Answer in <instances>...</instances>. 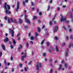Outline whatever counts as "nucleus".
<instances>
[{
    "mask_svg": "<svg viewBox=\"0 0 73 73\" xmlns=\"http://www.w3.org/2000/svg\"><path fill=\"white\" fill-rule=\"evenodd\" d=\"M4 8L5 9V13H6V15H7V13L9 14V15H10L11 11H8L7 8L8 10H10L11 9V7H10V6L9 5H7V3L6 2H5L4 4Z\"/></svg>",
    "mask_w": 73,
    "mask_h": 73,
    "instance_id": "nucleus-1",
    "label": "nucleus"
},
{
    "mask_svg": "<svg viewBox=\"0 0 73 73\" xmlns=\"http://www.w3.org/2000/svg\"><path fill=\"white\" fill-rule=\"evenodd\" d=\"M42 66L41 64L40 63H38L36 64V69L37 70H39V68H41Z\"/></svg>",
    "mask_w": 73,
    "mask_h": 73,
    "instance_id": "nucleus-2",
    "label": "nucleus"
},
{
    "mask_svg": "<svg viewBox=\"0 0 73 73\" xmlns=\"http://www.w3.org/2000/svg\"><path fill=\"white\" fill-rule=\"evenodd\" d=\"M10 33H11V36L13 37L14 36V31L13 30H12L11 29H10L9 30Z\"/></svg>",
    "mask_w": 73,
    "mask_h": 73,
    "instance_id": "nucleus-3",
    "label": "nucleus"
},
{
    "mask_svg": "<svg viewBox=\"0 0 73 73\" xmlns=\"http://www.w3.org/2000/svg\"><path fill=\"white\" fill-rule=\"evenodd\" d=\"M61 18L60 19V21H65L66 20V17H65L64 18H63V16L62 15H61Z\"/></svg>",
    "mask_w": 73,
    "mask_h": 73,
    "instance_id": "nucleus-4",
    "label": "nucleus"
},
{
    "mask_svg": "<svg viewBox=\"0 0 73 73\" xmlns=\"http://www.w3.org/2000/svg\"><path fill=\"white\" fill-rule=\"evenodd\" d=\"M17 8H15L16 11H18V10L19 9V2H17Z\"/></svg>",
    "mask_w": 73,
    "mask_h": 73,
    "instance_id": "nucleus-5",
    "label": "nucleus"
},
{
    "mask_svg": "<svg viewBox=\"0 0 73 73\" xmlns=\"http://www.w3.org/2000/svg\"><path fill=\"white\" fill-rule=\"evenodd\" d=\"M27 17L28 16L25 15V20H26V23H29V24H30V21H29V19L27 20Z\"/></svg>",
    "mask_w": 73,
    "mask_h": 73,
    "instance_id": "nucleus-6",
    "label": "nucleus"
},
{
    "mask_svg": "<svg viewBox=\"0 0 73 73\" xmlns=\"http://www.w3.org/2000/svg\"><path fill=\"white\" fill-rule=\"evenodd\" d=\"M13 19H12V18H11L9 20V19L8 20V22L9 23H13Z\"/></svg>",
    "mask_w": 73,
    "mask_h": 73,
    "instance_id": "nucleus-7",
    "label": "nucleus"
},
{
    "mask_svg": "<svg viewBox=\"0 0 73 73\" xmlns=\"http://www.w3.org/2000/svg\"><path fill=\"white\" fill-rule=\"evenodd\" d=\"M27 57V53L24 54V56H22L21 58L22 61L24 60V58Z\"/></svg>",
    "mask_w": 73,
    "mask_h": 73,
    "instance_id": "nucleus-8",
    "label": "nucleus"
},
{
    "mask_svg": "<svg viewBox=\"0 0 73 73\" xmlns=\"http://www.w3.org/2000/svg\"><path fill=\"white\" fill-rule=\"evenodd\" d=\"M57 30H58V27L56 26L53 30V32H57Z\"/></svg>",
    "mask_w": 73,
    "mask_h": 73,
    "instance_id": "nucleus-9",
    "label": "nucleus"
},
{
    "mask_svg": "<svg viewBox=\"0 0 73 73\" xmlns=\"http://www.w3.org/2000/svg\"><path fill=\"white\" fill-rule=\"evenodd\" d=\"M9 40L8 39V38L7 37H6V38H5L4 40V42H8V41Z\"/></svg>",
    "mask_w": 73,
    "mask_h": 73,
    "instance_id": "nucleus-10",
    "label": "nucleus"
},
{
    "mask_svg": "<svg viewBox=\"0 0 73 73\" xmlns=\"http://www.w3.org/2000/svg\"><path fill=\"white\" fill-rule=\"evenodd\" d=\"M73 8L72 9V12L71 13V15H70V18H71V19H72V18H73V17L72 16V14H73Z\"/></svg>",
    "mask_w": 73,
    "mask_h": 73,
    "instance_id": "nucleus-11",
    "label": "nucleus"
},
{
    "mask_svg": "<svg viewBox=\"0 0 73 73\" xmlns=\"http://www.w3.org/2000/svg\"><path fill=\"white\" fill-rule=\"evenodd\" d=\"M1 46L3 48V50H5V46L3 44L1 45Z\"/></svg>",
    "mask_w": 73,
    "mask_h": 73,
    "instance_id": "nucleus-12",
    "label": "nucleus"
},
{
    "mask_svg": "<svg viewBox=\"0 0 73 73\" xmlns=\"http://www.w3.org/2000/svg\"><path fill=\"white\" fill-rule=\"evenodd\" d=\"M19 47L18 48V50H20V49H22V46L21 44H20L19 45Z\"/></svg>",
    "mask_w": 73,
    "mask_h": 73,
    "instance_id": "nucleus-13",
    "label": "nucleus"
},
{
    "mask_svg": "<svg viewBox=\"0 0 73 73\" xmlns=\"http://www.w3.org/2000/svg\"><path fill=\"white\" fill-rule=\"evenodd\" d=\"M72 46H73V43H70L68 46L69 48H70Z\"/></svg>",
    "mask_w": 73,
    "mask_h": 73,
    "instance_id": "nucleus-14",
    "label": "nucleus"
},
{
    "mask_svg": "<svg viewBox=\"0 0 73 73\" xmlns=\"http://www.w3.org/2000/svg\"><path fill=\"white\" fill-rule=\"evenodd\" d=\"M26 46L27 48H28L29 47V43L27 42L26 44Z\"/></svg>",
    "mask_w": 73,
    "mask_h": 73,
    "instance_id": "nucleus-15",
    "label": "nucleus"
},
{
    "mask_svg": "<svg viewBox=\"0 0 73 73\" xmlns=\"http://www.w3.org/2000/svg\"><path fill=\"white\" fill-rule=\"evenodd\" d=\"M56 52H58V46H56Z\"/></svg>",
    "mask_w": 73,
    "mask_h": 73,
    "instance_id": "nucleus-16",
    "label": "nucleus"
},
{
    "mask_svg": "<svg viewBox=\"0 0 73 73\" xmlns=\"http://www.w3.org/2000/svg\"><path fill=\"white\" fill-rule=\"evenodd\" d=\"M68 50L69 49H67V51L66 52L65 56H67L68 55Z\"/></svg>",
    "mask_w": 73,
    "mask_h": 73,
    "instance_id": "nucleus-17",
    "label": "nucleus"
},
{
    "mask_svg": "<svg viewBox=\"0 0 73 73\" xmlns=\"http://www.w3.org/2000/svg\"><path fill=\"white\" fill-rule=\"evenodd\" d=\"M72 28L69 29L68 31L70 33L72 32Z\"/></svg>",
    "mask_w": 73,
    "mask_h": 73,
    "instance_id": "nucleus-18",
    "label": "nucleus"
},
{
    "mask_svg": "<svg viewBox=\"0 0 73 73\" xmlns=\"http://www.w3.org/2000/svg\"><path fill=\"white\" fill-rule=\"evenodd\" d=\"M37 31L38 32H40V31H41V29H40V27H38Z\"/></svg>",
    "mask_w": 73,
    "mask_h": 73,
    "instance_id": "nucleus-19",
    "label": "nucleus"
},
{
    "mask_svg": "<svg viewBox=\"0 0 73 73\" xmlns=\"http://www.w3.org/2000/svg\"><path fill=\"white\" fill-rule=\"evenodd\" d=\"M62 46H65V43L63 42L62 43L61 45Z\"/></svg>",
    "mask_w": 73,
    "mask_h": 73,
    "instance_id": "nucleus-20",
    "label": "nucleus"
},
{
    "mask_svg": "<svg viewBox=\"0 0 73 73\" xmlns=\"http://www.w3.org/2000/svg\"><path fill=\"white\" fill-rule=\"evenodd\" d=\"M13 43L14 45H15L16 44V42L14 39L13 40Z\"/></svg>",
    "mask_w": 73,
    "mask_h": 73,
    "instance_id": "nucleus-21",
    "label": "nucleus"
},
{
    "mask_svg": "<svg viewBox=\"0 0 73 73\" xmlns=\"http://www.w3.org/2000/svg\"><path fill=\"white\" fill-rule=\"evenodd\" d=\"M50 73H53V69H51L49 71Z\"/></svg>",
    "mask_w": 73,
    "mask_h": 73,
    "instance_id": "nucleus-22",
    "label": "nucleus"
},
{
    "mask_svg": "<svg viewBox=\"0 0 73 73\" xmlns=\"http://www.w3.org/2000/svg\"><path fill=\"white\" fill-rule=\"evenodd\" d=\"M37 19V17L36 16H34L33 20H35V19Z\"/></svg>",
    "mask_w": 73,
    "mask_h": 73,
    "instance_id": "nucleus-23",
    "label": "nucleus"
},
{
    "mask_svg": "<svg viewBox=\"0 0 73 73\" xmlns=\"http://www.w3.org/2000/svg\"><path fill=\"white\" fill-rule=\"evenodd\" d=\"M44 41H45V40L44 39L42 40V42H41V45H42V44H44Z\"/></svg>",
    "mask_w": 73,
    "mask_h": 73,
    "instance_id": "nucleus-24",
    "label": "nucleus"
},
{
    "mask_svg": "<svg viewBox=\"0 0 73 73\" xmlns=\"http://www.w3.org/2000/svg\"><path fill=\"white\" fill-rule=\"evenodd\" d=\"M22 22H23V21L21 19H19V23H22Z\"/></svg>",
    "mask_w": 73,
    "mask_h": 73,
    "instance_id": "nucleus-25",
    "label": "nucleus"
},
{
    "mask_svg": "<svg viewBox=\"0 0 73 73\" xmlns=\"http://www.w3.org/2000/svg\"><path fill=\"white\" fill-rule=\"evenodd\" d=\"M62 28H64V30H65V31H66V27H65V26H63L62 27Z\"/></svg>",
    "mask_w": 73,
    "mask_h": 73,
    "instance_id": "nucleus-26",
    "label": "nucleus"
},
{
    "mask_svg": "<svg viewBox=\"0 0 73 73\" xmlns=\"http://www.w3.org/2000/svg\"><path fill=\"white\" fill-rule=\"evenodd\" d=\"M62 65L60 64V66H59V67L58 68V69H61V68H62Z\"/></svg>",
    "mask_w": 73,
    "mask_h": 73,
    "instance_id": "nucleus-27",
    "label": "nucleus"
},
{
    "mask_svg": "<svg viewBox=\"0 0 73 73\" xmlns=\"http://www.w3.org/2000/svg\"><path fill=\"white\" fill-rule=\"evenodd\" d=\"M32 61H30L28 63V65H31V64H32Z\"/></svg>",
    "mask_w": 73,
    "mask_h": 73,
    "instance_id": "nucleus-28",
    "label": "nucleus"
},
{
    "mask_svg": "<svg viewBox=\"0 0 73 73\" xmlns=\"http://www.w3.org/2000/svg\"><path fill=\"white\" fill-rule=\"evenodd\" d=\"M64 66L66 68H67V64H66V63L64 64Z\"/></svg>",
    "mask_w": 73,
    "mask_h": 73,
    "instance_id": "nucleus-29",
    "label": "nucleus"
},
{
    "mask_svg": "<svg viewBox=\"0 0 73 73\" xmlns=\"http://www.w3.org/2000/svg\"><path fill=\"white\" fill-rule=\"evenodd\" d=\"M24 27L25 29H27V28H28V25H25L24 26Z\"/></svg>",
    "mask_w": 73,
    "mask_h": 73,
    "instance_id": "nucleus-30",
    "label": "nucleus"
},
{
    "mask_svg": "<svg viewBox=\"0 0 73 73\" xmlns=\"http://www.w3.org/2000/svg\"><path fill=\"white\" fill-rule=\"evenodd\" d=\"M49 24L50 25H52V22L51 21H50Z\"/></svg>",
    "mask_w": 73,
    "mask_h": 73,
    "instance_id": "nucleus-31",
    "label": "nucleus"
},
{
    "mask_svg": "<svg viewBox=\"0 0 73 73\" xmlns=\"http://www.w3.org/2000/svg\"><path fill=\"white\" fill-rule=\"evenodd\" d=\"M4 63L5 65H7V62H6V60H4Z\"/></svg>",
    "mask_w": 73,
    "mask_h": 73,
    "instance_id": "nucleus-32",
    "label": "nucleus"
},
{
    "mask_svg": "<svg viewBox=\"0 0 73 73\" xmlns=\"http://www.w3.org/2000/svg\"><path fill=\"white\" fill-rule=\"evenodd\" d=\"M49 8H50V7L49 6H48V8H47V11H49Z\"/></svg>",
    "mask_w": 73,
    "mask_h": 73,
    "instance_id": "nucleus-33",
    "label": "nucleus"
},
{
    "mask_svg": "<svg viewBox=\"0 0 73 73\" xmlns=\"http://www.w3.org/2000/svg\"><path fill=\"white\" fill-rule=\"evenodd\" d=\"M30 43L31 44H33V41H31L30 42Z\"/></svg>",
    "mask_w": 73,
    "mask_h": 73,
    "instance_id": "nucleus-34",
    "label": "nucleus"
},
{
    "mask_svg": "<svg viewBox=\"0 0 73 73\" xmlns=\"http://www.w3.org/2000/svg\"><path fill=\"white\" fill-rule=\"evenodd\" d=\"M60 9V8L59 7H58L57 8V10L58 11H59Z\"/></svg>",
    "mask_w": 73,
    "mask_h": 73,
    "instance_id": "nucleus-35",
    "label": "nucleus"
},
{
    "mask_svg": "<svg viewBox=\"0 0 73 73\" xmlns=\"http://www.w3.org/2000/svg\"><path fill=\"white\" fill-rule=\"evenodd\" d=\"M55 39L56 40H58V38L57 36L55 37Z\"/></svg>",
    "mask_w": 73,
    "mask_h": 73,
    "instance_id": "nucleus-36",
    "label": "nucleus"
},
{
    "mask_svg": "<svg viewBox=\"0 0 73 73\" xmlns=\"http://www.w3.org/2000/svg\"><path fill=\"white\" fill-rule=\"evenodd\" d=\"M19 66L21 68H22V66H23V65L21 64H20L19 65Z\"/></svg>",
    "mask_w": 73,
    "mask_h": 73,
    "instance_id": "nucleus-37",
    "label": "nucleus"
},
{
    "mask_svg": "<svg viewBox=\"0 0 73 73\" xmlns=\"http://www.w3.org/2000/svg\"><path fill=\"white\" fill-rule=\"evenodd\" d=\"M43 55L44 57H45L46 56V54H45V53H44L43 54Z\"/></svg>",
    "mask_w": 73,
    "mask_h": 73,
    "instance_id": "nucleus-38",
    "label": "nucleus"
},
{
    "mask_svg": "<svg viewBox=\"0 0 73 73\" xmlns=\"http://www.w3.org/2000/svg\"><path fill=\"white\" fill-rule=\"evenodd\" d=\"M38 14L39 16H41V15H42V13H41V12H39Z\"/></svg>",
    "mask_w": 73,
    "mask_h": 73,
    "instance_id": "nucleus-39",
    "label": "nucleus"
},
{
    "mask_svg": "<svg viewBox=\"0 0 73 73\" xmlns=\"http://www.w3.org/2000/svg\"><path fill=\"white\" fill-rule=\"evenodd\" d=\"M24 69L25 72H27V68L26 67Z\"/></svg>",
    "mask_w": 73,
    "mask_h": 73,
    "instance_id": "nucleus-40",
    "label": "nucleus"
},
{
    "mask_svg": "<svg viewBox=\"0 0 73 73\" xmlns=\"http://www.w3.org/2000/svg\"><path fill=\"white\" fill-rule=\"evenodd\" d=\"M2 52H1V53L0 54V57H1V56H2Z\"/></svg>",
    "mask_w": 73,
    "mask_h": 73,
    "instance_id": "nucleus-41",
    "label": "nucleus"
},
{
    "mask_svg": "<svg viewBox=\"0 0 73 73\" xmlns=\"http://www.w3.org/2000/svg\"><path fill=\"white\" fill-rule=\"evenodd\" d=\"M10 59H11V61H13V57L12 56H11Z\"/></svg>",
    "mask_w": 73,
    "mask_h": 73,
    "instance_id": "nucleus-42",
    "label": "nucleus"
},
{
    "mask_svg": "<svg viewBox=\"0 0 73 73\" xmlns=\"http://www.w3.org/2000/svg\"><path fill=\"white\" fill-rule=\"evenodd\" d=\"M31 40H33V39H34V37H33V36H32L31 37Z\"/></svg>",
    "mask_w": 73,
    "mask_h": 73,
    "instance_id": "nucleus-43",
    "label": "nucleus"
},
{
    "mask_svg": "<svg viewBox=\"0 0 73 73\" xmlns=\"http://www.w3.org/2000/svg\"><path fill=\"white\" fill-rule=\"evenodd\" d=\"M38 33H35V35L36 36H38Z\"/></svg>",
    "mask_w": 73,
    "mask_h": 73,
    "instance_id": "nucleus-44",
    "label": "nucleus"
},
{
    "mask_svg": "<svg viewBox=\"0 0 73 73\" xmlns=\"http://www.w3.org/2000/svg\"><path fill=\"white\" fill-rule=\"evenodd\" d=\"M49 52H50V53H51V52H52V50H49Z\"/></svg>",
    "mask_w": 73,
    "mask_h": 73,
    "instance_id": "nucleus-45",
    "label": "nucleus"
},
{
    "mask_svg": "<svg viewBox=\"0 0 73 73\" xmlns=\"http://www.w3.org/2000/svg\"><path fill=\"white\" fill-rule=\"evenodd\" d=\"M52 0H50V4H52Z\"/></svg>",
    "mask_w": 73,
    "mask_h": 73,
    "instance_id": "nucleus-46",
    "label": "nucleus"
},
{
    "mask_svg": "<svg viewBox=\"0 0 73 73\" xmlns=\"http://www.w3.org/2000/svg\"><path fill=\"white\" fill-rule=\"evenodd\" d=\"M20 39H21V38H20V37H19L18 38V40H20Z\"/></svg>",
    "mask_w": 73,
    "mask_h": 73,
    "instance_id": "nucleus-47",
    "label": "nucleus"
},
{
    "mask_svg": "<svg viewBox=\"0 0 73 73\" xmlns=\"http://www.w3.org/2000/svg\"><path fill=\"white\" fill-rule=\"evenodd\" d=\"M29 0H25V3H28Z\"/></svg>",
    "mask_w": 73,
    "mask_h": 73,
    "instance_id": "nucleus-48",
    "label": "nucleus"
},
{
    "mask_svg": "<svg viewBox=\"0 0 73 73\" xmlns=\"http://www.w3.org/2000/svg\"><path fill=\"white\" fill-rule=\"evenodd\" d=\"M3 27V25L2 24H1V27L2 28V27Z\"/></svg>",
    "mask_w": 73,
    "mask_h": 73,
    "instance_id": "nucleus-49",
    "label": "nucleus"
},
{
    "mask_svg": "<svg viewBox=\"0 0 73 73\" xmlns=\"http://www.w3.org/2000/svg\"><path fill=\"white\" fill-rule=\"evenodd\" d=\"M8 33H6L5 34V36H8Z\"/></svg>",
    "mask_w": 73,
    "mask_h": 73,
    "instance_id": "nucleus-50",
    "label": "nucleus"
},
{
    "mask_svg": "<svg viewBox=\"0 0 73 73\" xmlns=\"http://www.w3.org/2000/svg\"><path fill=\"white\" fill-rule=\"evenodd\" d=\"M20 34H19L18 35H17V37H19V36H20Z\"/></svg>",
    "mask_w": 73,
    "mask_h": 73,
    "instance_id": "nucleus-51",
    "label": "nucleus"
},
{
    "mask_svg": "<svg viewBox=\"0 0 73 73\" xmlns=\"http://www.w3.org/2000/svg\"><path fill=\"white\" fill-rule=\"evenodd\" d=\"M10 47H11V49H13V46L12 45H11Z\"/></svg>",
    "mask_w": 73,
    "mask_h": 73,
    "instance_id": "nucleus-52",
    "label": "nucleus"
},
{
    "mask_svg": "<svg viewBox=\"0 0 73 73\" xmlns=\"http://www.w3.org/2000/svg\"><path fill=\"white\" fill-rule=\"evenodd\" d=\"M14 22L15 23H17V21L16 20H15L14 21Z\"/></svg>",
    "mask_w": 73,
    "mask_h": 73,
    "instance_id": "nucleus-53",
    "label": "nucleus"
},
{
    "mask_svg": "<svg viewBox=\"0 0 73 73\" xmlns=\"http://www.w3.org/2000/svg\"><path fill=\"white\" fill-rule=\"evenodd\" d=\"M47 46H48L49 45V42H47Z\"/></svg>",
    "mask_w": 73,
    "mask_h": 73,
    "instance_id": "nucleus-54",
    "label": "nucleus"
},
{
    "mask_svg": "<svg viewBox=\"0 0 73 73\" xmlns=\"http://www.w3.org/2000/svg\"><path fill=\"white\" fill-rule=\"evenodd\" d=\"M5 20H7V17H5Z\"/></svg>",
    "mask_w": 73,
    "mask_h": 73,
    "instance_id": "nucleus-55",
    "label": "nucleus"
},
{
    "mask_svg": "<svg viewBox=\"0 0 73 73\" xmlns=\"http://www.w3.org/2000/svg\"><path fill=\"white\" fill-rule=\"evenodd\" d=\"M66 23H69V21H66Z\"/></svg>",
    "mask_w": 73,
    "mask_h": 73,
    "instance_id": "nucleus-56",
    "label": "nucleus"
},
{
    "mask_svg": "<svg viewBox=\"0 0 73 73\" xmlns=\"http://www.w3.org/2000/svg\"><path fill=\"white\" fill-rule=\"evenodd\" d=\"M38 11H39V9H36V12H38Z\"/></svg>",
    "mask_w": 73,
    "mask_h": 73,
    "instance_id": "nucleus-57",
    "label": "nucleus"
},
{
    "mask_svg": "<svg viewBox=\"0 0 73 73\" xmlns=\"http://www.w3.org/2000/svg\"><path fill=\"white\" fill-rule=\"evenodd\" d=\"M25 2L24 1H23V5H25Z\"/></svg>",
    "mask_w": 73,
    "mask_h": 73,
    "instance_id": "nucleus-58",
    "label": "nucleus"
},
{
    "mask_svg": "<svg viewBox=\"0 0 73 73\" xmlns=\"http://www.w3.org/2000/svg\"><path fill=\"white\" fill-rule=\"evenodd\" d=\"M68 36H66V40H68Z\"/></svg>",
    "mask_w": 73,
    "mask_h": 73,
    "instance_id": "nucleus-59",
    "label": "nucleus"
},
{
    "mask_svg": "<svg viewBox=\"0 0 73 73\" xmlns=\"http://www.w3.org/2000/svg\"><path fill=\"white\" fill-rule=\"evenodd\" d=\"M51 49L52 50H54V48H51Z\"/></svg>",
    "mask_w": 73,
    "mask_h": 73,
    "instance_id": "nucleus-60",
    "label": "nucleus"
},
{
    "mask_svg": "<svg viewBox=\"0 0 73 73\" xmlns=\"http://www.w3.org/2000/svg\"><path fill=\"white\" fill-rule=\"evenodd\" d=\"M62 7L63 8H65L66 7V6L63 5Z\"/></svg>",
    "mask_w": 73,
    "mask_h": 73,
    "instance_id": "nucleus-61",
    "label": "nucleus"
},
{
    "mask_svg": "<svg viewBox=\"0 0 73 73\" xmlns=\"http://www.w3.org/2000/svg\"><path fill=\"white\" fill-rule=\"evenodd\" d=\"M38 22L39 23H41V21H40V20H38Z\"/></svg>",
    "mask_w": 73,
    "mask_h": 73,
    "instance_id": "nucleus-62",
    "label": "nucleus"
},
{
    "mask_svg": "<svg viewBox=\"0 0 73 73\" xmlns=\"http://www.w3.org/2000/svg\"><path fill=\"white\" fill-rule=\"evenodd\" d=\"M70 25H68V26H67V28H70Z\"/></svg>",
    "mask_w": 73,
    "mask_h": 73,
    "instance_id": "nucleus-63",
    "label": "nucleus"
},
{
    "mask_svg": "<svg viewBox=\"0 0 73 73\" xmlns=\"http://www.w3.org/2000/svg\"><path fill=\"white\" fill-rule=\"evenodd\" d=\"M61 62L62 63L64 62V60H62Z\"/></svg>",
    "mask_w": 73,
    "mask_h": 73,
    "instance_id": "nucleus-64",
    "label": "nucleus"
}]
</instances>
